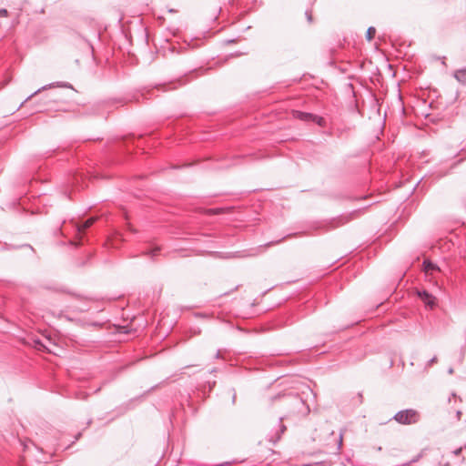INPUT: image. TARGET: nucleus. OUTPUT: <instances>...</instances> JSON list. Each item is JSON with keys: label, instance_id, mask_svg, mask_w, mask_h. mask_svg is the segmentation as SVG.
Returning a JSON list of instances; mask_svg holds the SVG:
<instances>
[{"label": "nucleus", "instance_id": "9b49d317", "mask_svg": "<svg viewBox=\"0 0 466 466\" xmlns=\"http://www.w3.org/2000/svg\"><path fill=\"white\" fill-rule=\"evenodd\" d=\"M423 267H424V270H425V272H429V271H431V270H434V269H436V268H437V267H436V265H435V264H433L432 262L428 261V260H425V261L423 262Z\"/></svg>", "mask_w": 466, "mask_h": 466}, {"label": "nucleus", "instance_id": "6e6552de", "mask_svg": "<svg viewBox=\"0 0 466 466\" xmlns=\"http://www.w3.org/2000/svg\"><path fill=\"white\" fill-rule=\"evenodd\" d=\"M96 219V218H90L86 219V221H84L83 223L76 224V228L77 234L81 235L86 228H88L95 223Z\"/></svg>", "mask_w": 466, "mask_h": 466}, {"label": "nucleus", "instance_id": "f8f14e48", "mask_svg": "<svg viewBox=\"0 0 466 466\" xmlns=\"http://www.w3.org/2000/svg\"><path fill=\"white\" fill-rule=\"evenodd\" d=\"M376 34V29L373 26H370L366 33V38L368 41H370L373 39L374 35Z\"/></svg>", "mask_w": 466, "mask_h": 466}, {"label": "nucleus", "instance_id": "0eeeda50", "mask_svg": "<svg viewBox=\"0 0 466 466\" xmlns=\"http://www.w3.org/2000/svg\"><path fill=\"white\" fill-rule=\"evenodd\" d=\"M96 219V218H90L86 219V221H84L83 223L76 224V228L77 234L81 235L86 228H88L95 223Z\"/></svg>", "mask_w": 466, "mask_h": 466}, {"label": "nucleus", "instance_id": "f3484780", "mask_svg": "<svg viewBox=\"0 0 466 466\" xmlns=\"http://www.w3.org/2000/svg\"><path fill=\"white\" fill-rule=\"evenodd\" d=\"M341 445H342V433H340L339 438V446H338L339 450L341 448Z\"/></svg>", "mask_w": 466, "mask_h": 466}, {"label": "nucleus", "instance_id": "4be33fe9", "mask_svg": "<svg viewBox=\"0 0 466 466\" xmlns=\"http://www.w3.org/2000/svg\"><path fill=\"white\" fill-rule=\"evenodd\" d=\"M449 373H450V374H452V373H453V369H452V368L449 369Z\"/></svg>", "mask_w": 466, "mask_h": 466}, {"label": "nucleus", "instance_id": "7ed1b4c3", "mask_svg": "<svg viewBox=\"0 0 466 466\" xmlns=\"http://www.w3.org/2000/svg\"><path fill=\"white\" fill-rule=\"evenodd\" d=\"M294 116L302 121H316L319 125H321L323 121L322 117L317 116L311 113H306L301 111H295Z\"/></svg>", "mask_w": 466, "mask_h": 466}, {"label": "nucleus", "instance_id": "ddd939ff", "mask_svg": "<svg viewBox=\"0 0 466 466\" xmlns=\"http://www.w3.org/2000/svg\"><path fill=\"white\" fill-rule=\"evenodd\" d=\"M159 251H160V248L157 247L155 248L146 251L145 255H147L150 258H154L155 256H157L158 254Z\"/></svg>", "mask_w": 466, "mask_h": 466}, {"label": "nucleus", "instance_id": "2eb2a0df", "mask_svg": "<svg viewBox=\"0 0 466 466\" xmlns=\"http://www.w3.org/2000/svg\"><path fill=\"white\" fill-rule=\"evenodd\" d=\"M7 15H8V12H7L6 9L0 8V16H5H5H7Z\"/></svg>", "mask_w": 466, "mask_h": 466}, {"label": "nucleus", "instance_id": "412c9836", "mask_svg": "<svg viewBox=\"0 0 466 466\" xmlns=\"http://www.w3.org/2000/svg\"><path fill=\"white\" fill-rule=\"evenodd\" d=\"M461 411H457V417H458L459 420L461 418Z\"/></svg>", "mask_w": 466, "mask_h": 466}, {"label": "nucleus", "instance_id": "a211bd4d", "mask_svg": "<svg viewBox=\"0 0 466 466\" xmlns=\"http://www.w3.org/2000/svg\"><path fill=\"white\" fill-rule=\"evenodd\" d=\"M419 460V456L411 460L410 461L404 464V466H409L412 462H416Z\"/></svg>", "mask_w": 466, "mask_h": 466}, {"label": "nucleus", "instance_id": "39448f33", "mask_svg": "<svg viewBox=\"0 0 466 466\" xmlns=\"http://www.w3.org/2000/svg\"><path fill=\"white\" fill-rule=\"evenodd\" d=\"M418 296L430 308H432L434 306V298L428 291H418Z\"/></svg>", "mask_w": 466, "mask_h": 466}, {"label": "nucleus", "instance_id": "aec40b11", "mask_svg": "<svg viewBox=\"0 0 466 466\" xmlns=\"http://www.w3.org/2000/svg\"><path fill=\"white\" fill-rule=\"evenodd\" d=\"M216 358H217V359L220 358V352H219V351H218V352H217V354H216Z\"/></svg>", "mask_w": 466, "mask_h": 466}, {"label": "nucleus", "instance_id": "f03ea898", "mask_svg": "<svg viewBox=\"0 0 466 466\" xmlns=\"http://www.w3.org/2000/svg\"><path fill=\"white\" fill-rule=\"evenodd\" d=\"M420 413L413 409H406L398 411L394 416L393 420H395L398 423L402 425H410L417 423L420 420Z\"/></svg>", "mask_w": 466, "mask_h": 466}, {"label": "nucleus", "instance_id": "4468645a", "mask_svg": "<svg viewBox=\"0 0 466 466\" xmlns=\"http://www.w3.org/2000/svg\"><path fill=\"white\" fill-rule=\"evenodd\" d=\"M437 362V357L431 358L428 362L426 363V369L430 368L431 365Z\"/></svg>", "mask_w": 466, "mask_h": 466}, {"label": "nucleus", "instance_id": "20e7f679", "mask_svg": "<svg viewBox=\"0 0 466 466\" xmlns=\"http://www.w3.org/2000/svg\"><path fill=\"white\" fill-rule=\"evenodd\" d=\"M348 221H349V219L346 217L336 218H333L330 221L327 222L325 224V228L327 230L334 229L338 227H340V226L346 224Z\"/></svg>", "mask_w": 466, "mask_h": 466}, {"label": "nucleus", "instance_id": "423d86ee", "mask_svg": "<svg viewBox=\"0 0 466 466\" xmlns=\"http://www.w3.org/2000/svg\"><path fill=\"white\" fill-rule=\"evenodd\" d=\"M65 86V87H68V88H72V86L69 84V83H56V84H50V85H46V86H42L41 88L37 89L36 91H35L32 95H30L26 99L25 101H28L29 99H31L34 96H35L36 94H38L39 92H41L42 90H46L47 88H51V87H54V86Z\"/></svg>", "mask_w": 466, "mask_h": 466}, {"label": "nucleus", "instance_id": "f257e3e1", "mask_svg": "<svg viewBox=\"0 0 466 466\" xmlns=\"http://www.w3.org/2000/svg\"><path fill=\"white\" fill-rule=\"evenodd\" d=\"M275 399H280V396H276ZM282 404L289 410V413L294 414L300 412L305 403L298 394H288L281 396Z\"/></svg>", "mask_w": 466, "mask_h": 466}, {"label": "nucleus", "instance_id": "6ab92c4d", "mask_svg": "<svg viewBox=\"0 0 466 466\" xmlns=\"http://www.w3.org/2000/svg\"><path fill=\"white\" fill-rule=\"evenodd\" d=\"M461 452V448H459V449L454 451V454L455 455H459Z\"/></svg>", "mask_w": 466, "mask_h": 466}, {"label": "nucleus", "instance_id": "9d476101", "mask_svg": "<svg viewBox=\"0 0 466 466\" xmlns=\"http://www.w3.org/2000/svg\"><path fill=\"white\" fill-rule=\"evenodd\" d=\"M283 417L279 418V431L277 432L276 437L273 439V437L270 439L273 442H277L279 439L282 433L286 431V426L282 423Z\"/></svg>", "mask_w": 466, "mask_h": 466}, {"label": "nucleus", "instance_id": "dca6fc26", "mask_svg": "<svg viewBox=\"0 0 466 466\" xmlns=\"http://www.w3.org/2000/svg\"><path fill=\"white\" fill-rule=\"evenodd\" d=\"M306 16L309 22L312 21L311 14L309 11H306Z\"/></svg>", "mask_w": 466, "mask_h": 466}, {"label": "nucleus", "instance_id": "1a4fd4ad", "mask_svg": "<svg viewBox=\"0 0 466 466\" xmlns=\"http://www.w3.org/2000/svg\"><path fill=\"white\" fill-rule=\"evenodd\" d=\"M454 77L461 84L466 85V68L455 71Z\"/></svg>", "mask_w": 466, "mask_h": 466}]
</instances>
